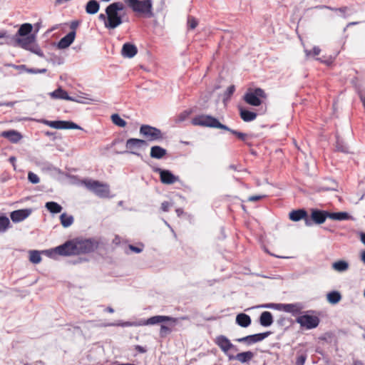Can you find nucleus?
<instances>
[{
  "mask_svg": "<svg viewBox=\"0 0 365 365\" xmlns=\"http://www.w3.org/2000/svg\"><path fill=\"white\" fill-rule=\"evenodd\" d=\"M68 255L88 253L93 251L97 245L91 240H75L66 242Z\"/></svg>",
  "mask_w": 365,
  "mask_h": 365,
  "instance_id": "f257e3e1",
  "label": "nucleus"
},
{
  "mask_svg": "<svg viewBox=\"0 0 365 365\" xmlns=\"http://www.w3.org/2000/svg\"><path fill=\"white\" fill-rule=\"evenodd\" d=\"M124 9V5L121 2H115L107 6L106 13L107 21L105 26L108 29H115L122 24L120 12Z\"/></svg>",
  "mask_w": 365,
  "mask_h": 365,
  "instance_id": "f03ea898",
  "label": "nucleus"
},
{
  "mask_svg": "<svg viewBox=\"0 0 365 365\" xmlns=\"http://www.w3.org/2000/svg\"><path fill=\"white\" fill-rule=\"evenodd\" d=\"M36 34H30L24 37H16L15 42L17 46L22 48L30 51L39 56H43L41 48L36 43Z\"/></svg>",
  "mask_w": 365,
  "mask_h": 365,
  "instance_id": "7ed1b4c3",
  "label": "nucleus"
},
{
  "mask_svg": "<svg viewBox=\"0 0 365 365\" xmlns=\"http://www.w3.org/2000/svg\"><path fill=\"white\" fill-rule=\"evenodd\" d=\"M191 122L194 125L229 130L228 127L220 123L217 118L208 115H197L192 119Z\"/></svg>",
  "mask_w": 365,
  "mask_h": 365,
  "instance_id": "20e7f679",
  "label": "nucleus"
},
{
  "mask_svg": "<svg viewBox=\"0 0 365 365\" xmlns=\"http://www.w3.org/2000/svg\"><path fill=\"white\" fill-rule=\"evenodd\" d=\"M83 184L88 190L93 192L98 197H109V187L106 184L93 180H86L83 181Z\"/></svg>",
  "mask_w": 365,
  "mask_h": 365,
  "instance_id": "39448f33",
  "label": "nucleus"
},
{
  "mask_svg": "<svg viewBox=\"0 0 365 365\" xmlns=\"http://www.w3.org/2000/svg\"><path fill=\"white\" fill-rule=\"evenodd\" d=\"M266 94L261 88L250 90L244 96V100L248 104L253 106H259L262 103L260 98H265Z\"/></svg>",
  "mask_w": 365,
  "mask_h": 365,
  "instance_id": "423d86ee",
  "label": "nucleus"
},
{
  "mask_svg": "<svg viewBox=\"0 0 365 365\" xmlns=\"http://www.w3.org/2000/svg\"><path fill=\"white\" fill-rule=\"evenodd\" d=\"M153 2L151 0H138L131 7L134 12L144 15L146 17H152L153 16Z\"/></svg>",
  "mask_w": 365,
  "mask_h": 365,
  "instance_id": "0eeeda50",
  "label": "nucleus"
},
{
  "mask_svg": "<svg viewBox=\"0 0 365 365\" xmlns=\"http://www.w3.org/2000/svg\"><path fill=\"white\" fill-rule=\"evenodd\" d=\"M140 133L149 141H154L163 138L161 131L154 127L143 125L140 128Z\"/></svg>",
  "mask_w": 365,
  "mask_h": 365,
  "instance_id": "6e6552de",
  "label": "nucleus"
},
{
  "mask_svg": "<svg viewBox=\"0 0 365 365\" xmlns=\"http://www.w3.org/2000/svg\"><path fill=\"white\" fill-rule=\"evenodd\" d=\"M163 322H169L170 326H174L177 322V319L168 316H154L146 320H140L138 324L140 326L154 325Z\"/></svg>",
  "mask_w": 365,
  "mask_h": 365,
  "instance_id": "1a4fd4ad",
  "label": "nucleus"
},
{
  "mask_svg": "<svg viewBox=\"0 0 365 365\" xmlns=\"http://www.w3.org/2000/svg\"><path fill=\"white\" fill-rule=\"evenodd\" d=\"M263 308H274L283 310L286 312L292 313L293 314H298L302 309L300 304H267L261 306Z\"/></svg>",
  "mask_w": 365,
  "mask_h": 365,
  "instance_id": "9d476101",
  "label": "nucleus"
},
{
  "mask_svg": "<svg viewBox=\"0 0 365 365\" xmlns=\"http://www.w3.org/2000/svg\"><path fill=\"white\" fill-rule=\"evenodd\" d=\"M297 322L299 324L301 327L311 329L318 326L319 319L316 316L304 314L297 317Z\"/></svg>",
  "mask_w": 365,
  "mask_h": 365,
  "instance_id": "9b49d317",
  "label": "nucleus"
},
{
  "mask_svg": "<svg viewBox=\"0 0 365 365\" xmlns=\"http://www.w3.org/2000/svg\"><path fill=\"white\" fill-rule=\"evenodd\" d=\"M41 122L46 125H48L51 128L55 129H78L79 126L76 123L69 122V121H63V120H54L50 121L47 120H41Z\"/></svg>",
  "mask_w": 365,
  "mask_h": 365,
  "instance_id": "f8f14e48",
  "label": "nucleus"
},
{
  "mask_svg": "<svg viewBox=\"0 0 365 365\" xmlns=\"http://www.w3.org/2000/svg\"><path fill=\"white\" fill-rule=\"evenodd\" d=\"M147 145L148 144L145 140L138 138H130L125 143V147L128 152L134 155H138V151Z\"/></svg>",
  "mask_w": 365,
  "mask_h": 365,
  "instance_id": "ddd939ff",
  "label": "nucleus"
},
{
  "mask_svg": "<svg viewBox=\"0 0 365 365\" xmlns=\"http://www.w3.org/2000/svg\"><path fill=\"white\" fill-rule=\"evenodd\" d=\"M155 172L159 173L160 180L163 184L170 185L179 180V178L178 176L174 175L170 171L168 170L155 168Z\"/></svg>",
  "mask_w": 365,
  "mask_h": 365,
  "instance_id": "4468645a",
  "label": "nucleus"
},
{
  "mask_svg": "<svg viewBox=\"0 0 365 365\" xmlns=\"http://www.w3.org/2000/svg\"><path fill=\"white\" fill-rule=\"evenodd\" d=\"M215 343L220 348V349L225 354L232 349L235 346L231 343L230 339L225 336L220 335L215 339Z\"/></svg>",
  "mask_w": 365,
  "mask_h": 365,
  "instance_id": "2eb2a0df",
  "label": "nucleus"
},
{
  "mask_svg": "<svg viewBox=\"0 0 365 365\" xmlns=\"http://www.w3.org/2000/svg\"><path fill=\"white\" fill-rule=\"evenodd\" d=\"M32 212L31 209H21L13 211L10 214V217L14 222H20L26 219Z\"/></svg>",
  "mask_w": 365,
  "mask_h": 365,
  "instance_id": "dca6fc26",
  "label": "nucleus"
},
{
  "mask_svg": "<svg viewBox=\"0 0 365 365\" xmlns=\"http://www.w3.org/2000/svg\"><path fill=\"white\" fill-rule=\"evenodd\" d=\"M306 217L307 212L304 210H293L289 213V218L291 220L297 222L302 219H305V224L307 226H310L312 225L311 220L306 218Z\"/></svg>",
  "mask_w": 365,
  "mask_h": 365,
  "instance_id": "f3484780",
  "label": "nucleus"
},
{
  "mask_svg": "<svg viewBox=\"0 0 365 365\" xmlns=\"http://www.w3.org/2000/svg\"><path fill=\"white\" fill-rule=\"evenodd\" d=\"M75 37L76 32L74 31H71L58 41L57 47L59 49H65L68 48L74 41Z\"/></svg>",
  "mask_w": 365,
  "mask_h": 365,
  "instance_id": "a211bd4d",
  "label": "nucleus"
},
{
  "mask_svg": "<svg viewBox=\"0 0 365 365\" xmlns=\"http://www.w3.org/2000/svg\"><path fill=\"white\" fill-rule=\"evenodd\" d=\"M43 253L46 255L47 256L50 257L54 258L56 255H68L67 253V249H66V245L64 243L62 245H60L58 247H56L54 249L47 250L43 251Z\"/></svg>",
  "mask_w": 365,
  "mask_h": 365,
  "instance_id": "6ab92c4d",
  "label": "nucleus"
},
{
  "mask_svg": "<svg viewBox=\"0 0 365 365\" xmlns=\"http://www.w3.org/2000/svg\"><path fill=\"white\" fill-rule=\"evenodd\" d=\"M137 47L134 44L130 43L123 44L121 50L122 56L129 58L134 57L137 54Z\"/></svg>",
  "mask_w": 365,
  "mask_h": 365,
  "instance_id": "aec40b11",
  "label": "nucleus"
},
{
  "mask_svg": "<svg viewBox=\"0 0 365 365\" xmlns=\"http://www.w3.org/2000/svg\"><path fill=\"white\" fill-rule=\"evenodd\" d=\"M267 336L268 333L257 334L238 339L237 341L240 342H247L249 344H252L262 341Z\"/></svg>",
  "mask_w": 365,
  "mask_h": 365,
  "instance_id": "412c9836",
  "label": "nucleus"
},
{
  "mask_svg": "<svg viewBox=\"0 0 365 365\" xmlns=\"http://www.w3.org/2000/svg\"><path fill=\"white\" fill-rule=\"evenodd\" d=\"M49 96L53 99H63L66 101L73 100V97L69 96L68 93L61 87L53 92L49 93Z\"/></svg>",
  "mask_w": 365,
  "mask_h": 365,
  "instance_id": "4be33fe9",
  "label": "nucleus"
},
{
  "mask_svg": "<svg viewBox=\"0 0 365 365\" xmlns=\"http://www.w3.org/2000/svg\"><path fill=\"white\" fill-rule=\"evenodd\" d=\"M254 357V354L252 351H245L237 354L235 356H229L230 360L236 359L241 363H246L250 361Z\"/></svg>",
  "mask_w": 365,
  "mask_h": 365,
  "instance_id": "5701e85b",
  "label": "nucleus"
},
{
  "mask_svg": "<svg viewBox=\"0 0 365 365\" xmlns=\"http://www.w3.org/2000/svg\"><path fill=\"white\" fill-rule=\"evenodd\" d=\"M1 135L8 138L12 143H17L21 139V135L16 130H8L1 133Z\"/></svg>",
  "mask_w": 365,
  "mask_h": 365,
  "instance_id": "b1692460",
  "label": "nucleus"
},
{
  "mask_svg": "<svg viewBox=\"0 0 365 365\" xmlns=\"http://www.w3.org/2000/svg\"><path fill=\"white\" fill-rule=\"evenodd\" d=\"M328 212L314 210L312 212V220L317 224L323 223L326 218L328 217Z\"/></svg>",
  "mask_w": 365,
  "mask_h": 365,
  "instance_id": "393cba45",
  "label": "nucleus"
},
{
  "mask_svg": "<svg viewBox=\"0 0 365 365\" xmlns=\"http://www.w3.org/2000/svg\"><path fill=\"white\" fill-rule=\"evenodd\" d=\"M167 153V150L158 145L153 146L150 148V157L155 159H161Z\"/></svg>",
  "mask_w": 365,
  "mask_h": 365,
  "instance_id": "a878e982",
  "label": "nucleus"
},
{
  "mask_svg": "<svg viewBox=\"0 0 365 365\" xmlns=\"http://www.w3.org/2000/svg\"><path fill=\"white\" fill-rule=\"evenodd\" d=\"M260 324L263 327H269L273 323V317L270 312H264L259 318Z\"/></svg>",
  "mask_w": 365,
  "mask_h": 365,
  "instance_id": "bb28decb",
  "label": "nucleus"
},
{
  "mask_svg": "<svg viewBox=\"0 0 365 365\" xmlns=\"http://www.w3.org/2000/svg\"><path fill=\"white\" fill-rule=\"evenodd\" d=\"M32 29L33 26L31 24H24L20 26L16 37H24L26 36H29L32 31Z\"/></svg>",
  "mask_w": 365,
  "mask_h": 365,
  "instance_id": "cd10ccee",
  "label": "nucleus"
},
{
  "mask_svg": "<svg viewBox=\"0 0 365 365\" xmlns=\"http://www.w3.org/2000/svg\"><path fill=\"white\" fill-rule=\"evenodd\" d=\"M236 322L242 327H247L251 324V319L250 316L242 313L237 316Z\"/></svg>",
  "mask_w": 365,
  "mask_h": 365,
  "instance_id": "c85d7f7f",
  "label": "nucleus"
},
{
  "mask_svg": "<svg viewBox=\"0 0 365 365\" xmlns=\"http://www.w3.org/2000/svg\"><path fill=\"white\" fill-rule=\"evenodd\" d=\"M240 114L242 119L245 122H249L255 120L257 117V114L254 112L240 108Z\"/></svg>",
  "mask_w": 365,
  "mask_h": 365,
  "instance_id": "c756f323",
  "label": "nucleus"
},
{
  "mask_svg": "<svg viewBox=\"0 0 365 365\" xmlns=\"http://www.w3.org/2000/svg\"><path fill=\"white\" fill-rule=\"evenodd\" d=\"M327 299L329 303L336 304L341 299V295L338 291H332L327 294Z\"/></svg>",
  "mask_w": 365,
  "mask_h": 365,
  "instance_id": "7c9ffc66",
  "label": "nucleus"
},
{
  "mask_svg": "<svg viewBox=\"0 0 365 365\" xmlns=\"http://www.w3.org/2000/svg\"><path fill=\"white\" fill-rule=\"evenodd\" d=\"M100 6L97 1L90 0L86 6V11L89 14H95L99 10Z\"/></svg>",
  "mask_w": 365,
  "mask_h": 365,
  "instance_id": "2f4dec72",
  "label": "nucleus"
},
{
  "mask_svg": "<svg viewBox=\"0 0 365 365\" xmlns=\"http://www.w3.org/2000/svg\"><path fill=\"white\" fill-rule=\"evenodd\" d=\"M349 263L344 260L336 261L331 265L333 269L339 272L346 271L349 269Z\"/></svg>",
  "mask_w": 365,
  "mask_h": 365,
  "instance_id": "473e14b6",
  "label": "nucleus"
},
{
  "mask_svg": "<svg viewBox=\"0 0 365 365\" xmlns=\"http://www.w3.org/2000/svg\"><path fill=\"white\" fill-rule=\"evenodd\" d=\"M60 220L63 227H68L73 223L74 219L72 215L63 213L60 216Z\"/></svg>",
  "mask_w": 365,
  "mask_h": 365,
  "instance_id": "72a5a7b5",
  "label": "nucleus"
},
{
  "mask_svg": "<svg viewBox=\"0 0 365 365\" xmlns=\"http://www.w3.org/2000/svg\"><path fill=\"white\" fill-rule=\"evenodd\" d=\"M45 207L50 212L53 214L61 212L63 209L59 204L55 202H48L46 203Z\"/></svg>",
  "mask_w": 365,
  "mask_h": 365,
  "instance_id": "f704fd0d",
  "label": "nucleus"
},
{
  "mask_svg": "<svg viewBox=\"0 0 365 365\" xmlns=\"http://www.w3.org/2000/svg\"><path fill=\"white\" fill-rule=\"evenodd\" d=\"M110 118L112 122L118 127L125 128L127 125L126 121L124 120L118 114H113Z\"/></svg>",
  "mask_w": 365,
  "mask_h": 365,
  "instance_id": "c9c22d12",
  "label": "nucleus"
},
{
  "mask_svg": "<svg viewBox=\"0 0 365 365\" xmlns=\"http://www.w3.org/2000/svg\"><path fill=\"white\" fill-rule=\"evenodd\" d=\"M94 100L89 98L88 95L83 93L81 96H78L76 98H73V100H70V101L76 102L78 103L88 104L90 101H93Z\"/></svg>",
  "mask_w": 365,
  "mask_h": 365,
  "instance_id": "e433bc0d",
  "label": "nucleus"
},
{
  "mask_svg": "<svg viewBox=\"0 0 365 365\" xmlns=\"http://www.w3.org/2000/svg\"><path fill=\"white\" fill-rule=\"evenodd\" d=\"M328 217L335 220H344L349 218V215L346 212H333L329 213Z\"/></svg>",
  "mask_w": 365,
  "mask_h": 365,
  "instance_id": "4c0bfd02",
  "label": "nucleus"
},
{
  "mask_svg": "<svg viewBox=\"0 0 365 365\" xmlns=\"http://www.w3.org/2000/svg\"><path fill=\"white\" fill-rule=\"evenodd\" d=\"M10 220L7 217H0V232H4L10 227Z\"/></svg>",
  "mask_w": 365,
  "mask_h": 365,
  "instance_id": "58836bf2",
  "label": "nucleus"
},
{
  "mask_svg": "<svg viewBox=\"0 0 365 365\" xmlns=\"http://www.w3.org/2000/svg\"><path fill=\"white\" fill-rule=\"evenodd\" d=\"M29 260L34 264H38L41 261V254L38 251L32 250L29 252Z\"/></svg>",
  "mask_w": 365,
  "mask_h": 365,
  "instance_id": "ea45409f",
  "label": "nucleus"
},
{
  "mask_svg": "<svg viewBox=\"0 0 365 365\" xmlns=\"http://www.w3.org/2000/svg\"><path fill=\"white\" fill-rule=\"evenodd\" d=\"M320 48L317 46L314 47L312 51H309L307 48L304 49V52L307 57L318 56L320 53Z\"/></svg>",
  "mask_w": 365,
  "mask_h": 365,
  "instance_id": "a19ab883",
  "label": "nucleus"
},
{
  "mask_svg": "<svg viewBox=\"0 0 365 365\" xmlns=\"http://www.w3.org/2000/svg\"><path fill=\"white\" fill-rule=\"evenodd\" d=\"M172 329L169 326L162 324L160 329V335L162 337L165 336L171 332Z\"/></svg>",
  "mask_w": 365,
  "mask_h": 365,
  "instance_id": "79ce46f5",
  "label": "nucleus"
},
{
  "mask_svg": "<svg viewBox=\"0 0 365 365\" xmlns=\"http://www.w3.org/2000/svg\"><path fill=\"white\" fill-rule=\"evenodd\" d=\"M29 180L33 184H37L39 182L40 180L38 175L32 172H29L28 174Z\"/></svg>",
  "mask_w": 365,
  "mask_h": 365,
  "instance_id": "37998d69",
  "label": "nucleus"
},
{
  "mask_svg": "<svg viewBox=\"0 0 365 365\" xmlns=\"http://www.w3.org/2000/svg\"><path fill=\"white\" fill-rule=\"evenodd\" d=\"M187 26L190 29H194L197 26V21L195 19L190 17L187 20Z\"/></svg>",
  "mask_w": 365,
  "mask_h": 365,
  "instance_id": "c03bdc74",
  "label": "nucleus"
},
{
  "mask_svg": "<svg viewBox=\"0 0 365 365\" xmlns=\"http://www.w3.org/2000/svg\"><path fill=\"white\" fill-rule=\"evenodd\" d=\"M9 66L15 68L16 70L19 71L20 73L22 72H26V70L29 68H26L25 65H9Z\"/></svg>",
  "mask_w": 365,
  "mask_h": 365,
  "instance_id": "a18cd8bd",
  "label": "nucleus"
},
{
  "mask_svg": "<svg viewBox=\"0 0 365 365\" xmlns=\"http://www.w3.org/2000/svg\"><path fill=\"white\" fill-rule=\"evenodd\" d=\"M26 72L29 73H33V74L44 73L46 72V69H45V68H42V69L29 68V69L26 70Z\"/></svg>",
  "mask_w": 365,
  "mask_h": 365,
  "instance_id": "49530a36",
  "label": "nucleus"
},
{
  "mask_svg": "<svg viewBox=\"0 0 365 365\" xmlns=\"http://www.w3.org/2000/svg\"><path fill=\"white\" fill-rule=\"evenodd\" d=\"M306 361L305 355H300L297 358L296 365H304Z\"/></svg>",
  "mask_w": 365,
  "mask_h": 365,
  "instance_id": "de8ad7c7",
  "label": "nucleus"
},
{
  "mask_svg": "<svg viewBox=\"0 0 365 365\" xmlns=\"http://www.w3.org/2000/svg\"><path fill=\"white\" fill-rule=\"evenodd\" d=\"M228 130L230 131L234 135H235L236 136H237L241 140H244L245 139L246 135L245 133H240V132H237L236 130H230V128H229Z\"/></svg>",
  "mask_w": 365,
  "mask_h": 365,
  "instance_id": "09e8293b",
  "label": "nucleus"
},
{
  "mask_svg": "<svg viewBox=\"0 0 365 365\" xmlns=\"http://www.w3.org/2000/svg\"><path fill=\"white\" fill-rule=\"evenodd\" d=\"M265 195H253L248 198V201L254 202L264 198Z\"/></svg>",
  "mask_w": 365,
  "mask_h": 365,
  "instance_id": "8fccbe9b",
  "label": "nucleus"
},
{
  "mask_svg": "<svg viewBox=\"0 0 365 365\" xmlns=\"http://www.w3.org/2000/svg\"><path fill=\"white\" fill-rule=\"evenodd\" d=\"M171 207V205L170 202H164L162 203L161 205V209L163 210V211L164 212H167L168 211L169 208Z\"/></svg>",
  "mask_w": 365,
  "mask_h": 365,
  "instance_id": "3c124183",
  "label": "nucleus"
},
{
  "mask_svg": "<svg viewBox=\"0 0 365 365\" xmlns=\"http://www.w3.org/2000/svg\"><path fill=\"white\" fill-rule=\"evenodd\" d=\"M129 250L135 253H140L142 252L143 249L140 247H135L133 245H129Z\"/></svg>",
  "mask_w": 365,
  "mask_h": 365,
  "instance_id": "603ef678",
  "label": "nucleus"
},
{
  "mask_svg": "<svg viewBox=\"0 0 365 365\" xmlns=\"http://www.w3.org/2000/svg\"><path fill=\"white\" fill-rule=\"evenodd\" d=\"M122 327H137V326H140L138 324V322H124L123 324H120Z\"/></svg>",
  "mask_w": 365,
  "mask_h": 365,
  "instance_id": "864d4df0",
  "label": "nucleus"
},
{
  "mask_svg": "<svg viewBox=\"0 0 365 365\" xmlns=\"http://www.w3.org/2000/svg\"><path fill=\"white\" fill-rule=\"evenodd\" d=\"M336 148H337V149H338L339 150H340V151H341V152H344V153L348 152V148H347L346 146H342V145L341 146V145H339V142H337Z\"/></svg>",
  "mask_w": 365,
  "mask_h": 365,
  "instance_id": "5fc2aeb1",
  "label": "nucleus"
},
{
  "mask_svg": "<svg viewBox=\"0 0 365 365\" xmlns=\"http://www.w3.org/2000/svg\"><path fill=\"white\" fill-rule=\"evenodd\" d=\"M235 91V86H230L227 88V93L229 96L232 95Z\"/></svg>",
  "mask_w": 365,
  "mask_h": 365,
  "instance_id": "6e6d98bb",
  "label": "nucleus"
},
{
  "mask_svg": "<svg viewBox=\"0 0 365 365\" xmlns=\"http://www.w3.org/2000/svg\"><path fill=\"white\" fill-rule=\"evenodd\" d=\"M128 5L131 8L138 0H125Z\"/></svg>",
  "mask_w": 365,
  "mask_h": 365,
  "instance_id": "4d7b16f0",
  "label": "nucleus"
},
{
  "mask_svg": "<svg viewBox=\"0 0 365 365\" xmlns=\"http://www.w3.org/2000/svg\"><path fill=\"white\" fill-rule=\"evenodd\" d=\"M135 349L140 353H145L146 351V349L144 347L139 345L135 346Z\"/></svg>",
  "mask_w": 365,
  "mask_h": 365,
  "instance_id": "13d9d810",
  "label": "nucleus"
},
{
  "mask_svg": "<svg viewBox=\"0 0 365 365\" xmlns=\"http://www.w3.org/2000/svg\"><path fill=\"white\" fill-rule=\"evenodd\" d=\"M359 237H360L361 242L365 245V233L360 232Z\"/></svg>",
  "mask_w": 365,
  "mask_h": 365,
  "instance_id": "bf43d9fd",
  "label": "nucleus"
},
{
  "mask_svg": "<svg viewBox=\"0 0 365 365\" xmlns=\"http://www.w3.org/2000/svg\"><path fill=\"white\" fill-rule=\"evenodd\" d=\"M98 18L103 21H104V24H106V21H107V16L106 14H101L98 16Z\"/></svg>",
  "mask_w": 365,
  "mask_h": 365,
  "instance_id": "052dcab7",
  "label": "nucleus"
},
{
  "mask_svg": "<svg viewBox=\"0 0 365 365\" xmlns=\"http://www.w3.org/2000/svg\"><path fill=\"white\" fill-rule=\"evenodd\" d=\"M361 259L365 264V250L361 253Z\"/></svg>",
  "mask_w": 365,
  "mask_h": 365,
  "instance_id": "680f3d73",
  "label": "nucleus"
},
{
  "mask_svg": "<svg viewBox=\"0 0 365 365\" xmlns=\"http://www.w3.org/2000/svg\"><path fill=\"white\" fill-rule=\"evenodd\" d=\"M353 365H364L363 363L359 360H354Z\"/></svg>",
  "mask_w": 365,
  "mask_h": 365,
  "instance_id": "e2e57ef3",
  "label": "nucleus"
},
{
  "mask_svg": "<svg viewBox=\"0 0 365 365\" xmlns=\"http://www.w3.org/2000/svg\"><path fill=\"white\" fill-rule=\"evenodd\" d=\"M176 212H177L178 215L180 216L182 213V210L180 209H178L176 210Z\"/></svg>",
  "mask_w": 365,
  "mask_h": 365,
  "instance_id": "0e129e2a",
  "label": "nucleus"
},
{
  "mask_svg": "<svg viewBox=\"0 0 365 365\" xmlns=\"http://www.w3.org/2000/svg\"><path fill=\"white\" fill-rule=\"evenodd\" d=\"M6 36V34L3 32H0V38H3Z\"/></svg>",
  "mask_w": 365,
  "mask_h": 365,
  "instance_id": "69168bd1",
  "label": "nucleus"
},
{
  "mask_svg": "<svg viewBox=\"0 0 365 365\" xmlns=\"http://www.w3.org/2000/svg\"><path fill=\"white\" fill-rule=\"evenodd\" d=\"M107 311L110 313H113L114 312V310L110 307H108Z\"/></svg>",
  "mask_w": 365,
  "mask_h": 365,
  "instance_id": "338daca9",
  "label": "nucleus"
},
{
  "mask_svg": "<svg viewBox=\"0 0 365 365\" xmlns=\"http://www.w3.org/2000/svg\"><path fill=\"white\" fill-rule=\"evenodd\" d=\"M15 160H16V159H15V158H14V157H11V158H10V161H11V162H14V161H15Z\"/></svg>",
  "mask_w": 365,
  "mask_h": 365,
  "instance_id": "774afa93",
  "label": "nucleus"
}]
</instances>
